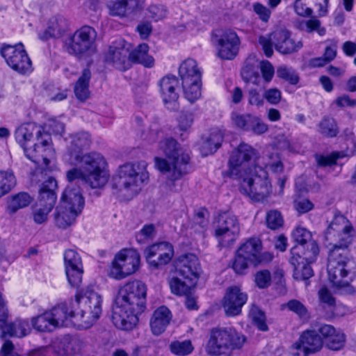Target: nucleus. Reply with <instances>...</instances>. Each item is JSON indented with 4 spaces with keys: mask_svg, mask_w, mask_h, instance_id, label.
Segmentation results:
<instances>
[{
    "mask_svg": "<svg viewBox=\"0 0 356 356\" xmlns=\"http://www.w3.org/2000/svg\"><path fill=\"white\" fill-rule=\"evenodd\" d=\"M353 230L345 216L337 215L325 234V240L332 246L327 264L328 279L337 288L348 286L355 275L356 264L346 250L352 241Z\"/></svg>",
    "mask_w": 356,
    "mask_h": 356,
    "instance_id": "nucleus-1",
    "label": "nucleus"
},
{
    "mask_svg": "<svg viewBox=\"0 0 356 356\" xmlns=\"http://www.w3.org/2000/svg\"><path fill=\"white\" fill-rule=\"evenodd\" d=\"M147 288L140 280L128 282L118 290L113 310L115 326L124 330H132L138 323V316L146 309Z\"/></svg>",
    "mask_w": 356,
    "mask_h": 356,
    "instance_id": "nucleus-2",
    "label": "nucleus"
},
{
    "mask_svg": "<svg viewBox=\"0 0 356 356\" xmlns=\"http://www.w3.org/2000/svg\"><path fill=\"white\" fill-rule=\"evenodd\" d=\"M159 148L166 159L155 157V166L161 172L166 174L165 186L168 189L178 193L182 187L177 181L187 172L186 168L190 161L189 154L172 138L161 140Z\"/></svg>",
    "mask_w": 356,
    "mask_h": 356,
    "instance_id": "nucleus-3",
    "label": "nucleus"
},
{
    "mask_svg": "<svg viewBox=\"0 0 356 356\" xmlns=\"http://www.w3.org/2000/svg\"><path fill=\"white\" fill-rule=\"evenodd\" d=\"M16 141L23 148L31 161L48 165V156L52 152L50 135L44 129L33 123L23 124L15 132Z\"/></svg>",
    "mask_w": 356,
    "mask_h": 356,
    "instance_id": "nucleus-4",
    "label": "nucleus"
},
{
    "mask_svg": "<svg viewBox=\"0 0 356 356\" xmlns=\"http://www.w3.org/2000/svg\"><path fill=\"white\" fill-rule=\"evenodd\" d=\"M245 341V337L233 327H213L205 349L210 356H232Z\"/></svg>",
    "mask_w": 356,
    "mask_h": 356,
    "instance_id": "nucleus-5",
    "label": "nucleus"
},
{
    "mask_svg": "<svg viewBox=\"0 0 356 356\" xmlns=\"http://www.w3.org/2000/svg\"><path fill=\"white\" fill-rule=\"evenodd\" d=\"M146 163L143 161L137 163H126L120 167L118 174L113 177L112 188L115 193L124 191H133L140 182L148 179Z\"/></svg>",
    "mask_w": 356,
    "mask_h": 356,
    "instance_id": "nucleus-6",
    "label": "nucleus"
},
{
    "mask_svg": "<svg viewBox=\"0 0 356 356\" xmlns=\"http://www.w3.org/2000/svg\"><path fill=\"white\" fill-rule=\"evenodd\" d=\"M256 175L250 177H241L240 192L249 196L252 200L261 202L266 200L271 193V184L266 176V172L261 168L255 169Z\"/></svg>",
    "mask_w": 356,
    "mask_h": 356,
    "instance_id": "nucleus-7",
    "label": "nucleus"
},
{
    "mask_svg": "<svg viewBox=\"0 0 356 356\" xmlns=\"http://www.w3.org/2000/svg\"><path fill=\"white\" fill-rule=\"evenodd\" d=\"M140 263L139 253L133 249L120 251L112 261L109 275L115 280L124 279L138 269Z\"/></svg>",
    "mask_w": 356,
    "mask_h": 356,
    "instance_id": "nucleus-8",
    "label": "nucleus"
},
{
    "mask_svg": "<svg viewBox=\"0 0 356 356\" xmlns=\"http://www.w3.org/2000/svg\"><path fill=\"white\" fill-rule=\"evenodd\" d=\"M0 54L8 65L19 74L27 75L33 72L31 60L22 43L15 45L4 44L1 47Z\"/></svg>",
    "mask_w": 356,
    "mask_h": 356,
    "instance_id": "nucleus-9",
    "label": "nucleus"
},
{
    "mask_svg": "<svg viewBox=\"0 0 356 356\" xmlns=\"http://www.w3.org/2000/svg\"><path fill=\"white\" fill-rule=\"evenodd\" d=\"M97 38V32L90 26H83L65 40L66 51L75 56H81L90 51Z\"/></svg>",
    "mask_w": 356,
    "mask_h": 356,
    "instance_id": "nucleus-10",
    "label": "nucleus"
},
{
    "mask_svg": "<svg viewBox=\"0 0 356 356\" xmlns=\"http://www.w3.org/2000/svg\"><path fill=\"white\" fill-rule=\"evenodd\" d=\"M240 233V225L236 216L225 213L220 216L219 225L215 230V236L223 246L231 245Z\"/></svg>",
    "mask_w": 356,
    "mask_h": 356,
    "instance_id": "nucleus-11",
    "label": "nucleus"
},
{
    "mask_svg": "<svg viewBox=\"0 0 356 356\" xmlns=\"http://www.w3.org/2000/svg\"><path fill=\"white\" fill-rule=\"evenodd\" d=\"M68 160L72 165H80L85 174L107 170V162L99 153L92 152L80 155V152H70Z\"/></svg>",
    "mask_w": 356,
    "mask_h": 356,
    "instance_id": "nucleus-12",
    "label": "nucleus"
},
{
    "mask_svg": "<svg viewBox=\"0 0 356 356\" xmlns=\"http://www.w3.org/2000/svg\"><path fill=\"white\" fill-rule=\"evenodd\" d=\"M65 274L72 287L79 288L83 273V264L79 254L72 249L64 253Z\"/></svg>",
    "mask_w": 356,
    "mask_h": 356,
    "instance_id": "nucleus-13",
    "label": "nucleus"
},
{
    "mask_svg": "<svg viewBox=\"0 0 356 356\" xmlns=\"http://www.w3.org/2000/svg\"><path fill=\"white\" fill-rule=\"evenodd\" d=\"M145 254L148 264L152 267L159 268L171 261L174 255V249L170 243L161 242L147 247Z\"/></svg>",
    "mask_w": 356,
    "mask_h": 356,
    "instance_id": "nucleus-14",
    "label": "nucleus"
},
{
    "mask_svg": "<svg viewBox=\"0 0 356 356\" xmlns=\"http://www.w3.org/2000/svg\"><path fill=\"white\" fill-rule=\"evenodd\" d=\"M128 45L125 41L119 38L114 41L109 46L108 50L105 56L106 62L120 70H125L130 67L129 55L130 52Z\"/></svg>",
    "mask_w": 356,
    "mask_h": 356,
    "instance_id": "nucleus-15",
    "label": "nucleus"
},
{
    "mask_svg": "<svg viewBox=\"0 0 356 356\" xmlns=\"http://www.w3.org/2000/svg\"><path fill=\"white\" fill-rule=\"evenodd\" d=\"M254 154V149L248 144L241 143L238 148L233 151L229 161L230 172L232 175H239L241 178L248 174V162Z\"/></svg>",
    "mask_w": 356,
    "mask_h": 356,
    "instance_id": "nucleus-16",
    "label": "nucleus"
},
{
    "mask_svg": "<svg viewBox=\"0 0 356 356\" xmlns=\"http://www.w3.org/2000/svg\"><path fill=\"white\" fill-rule=\"evenodd\" d=\"M247 300V294L243 292L238 286L228 287L222 300V306L225 314L229 316L239 315Z\"/></svg>",
    "mask_w": 356,
    "mask_h": 356,
    "instance_id": "nucleus-17",
    "label": "nucleus"
},
{
    "mask_svg": "<svg viewBox=\"0 0 356 356\" xmlns=\"http://www.w3.org/2000/svg\"><path fill=\"white\" fill-rule=\"evenodd\" d=\"M218 56L222 60H233L238 54L241 40L236 32L225 31L217 40Z\"/></svg>",
    "mask_w": 356,
    "mask_h": 356,
    "instance_id": "nucleus-18",
    "label": "nucleus"
},
{
    "mask_svg": "<svg viewBox=\"0 0 356 356\" xmlns=\"http://www.w3.org/2000/svg\"><path fill=\"white\" fill-rule=\"evenodd\" d=\"M177 275L185 280L197 283L200 273V265L198 258L193 254L181 256L176 264Z\"/></svg>",
    "mask_w": 356,
    "mask_h": 356,
    "instance_id": "nucleus-19",
    "label": "nucleus"
},
{
    "mask_svg": "<svg viewBox=\"0 0 356 356\" xmlns=\"http://www.w3.org/2000/svg\"><path fill=\"white\" fill-rule=\"evenodd\" d=\"M323 346V340L315 330L304 332L299 339V341L293 345L296 350L293 355L297 356H307L309 353L318 351Z\"/></svg>",
    "mask_w": 356,
    "mask_h": 356,
    "instance_id": "nucleus-20",
    "label": "nucleus"
},
{
    "mask_svg": "<svg viewBox=\"0 0 356 356\" xmlns=\"http://www.w3.org/2000/svg\"><path fill=\"white\" fill-rule=\"evenodd\" d=\"M108 14L120 18L127 17L140 12L144 8L143 0L109 1L106 4Z\"/></svg>",
    "mask_w": 356,
    "mask_h": 356,
    "instance_id": "nucleus-21",
    "label": "nucleus"
},
{
    "mask_svg": "<svg viewBox=\"0 0 356 356\" xmlns=\"http://www.w3.org/2000/svg\"><path fill=\"white\" fill-rule=\"evenodd\" d=\"M179 81L175 76L168 75L159 82L160 92L168 109L175 111L178 108L179 95L176 90Z\"/></svg>",
    "mask_w": 356,
    "mask_h": 356,
    "instance_id": "nucleus-22",
    "label": "nucleus"
},
{
    "mask_svg": "<svg viewBox=\"0 0 356 356\" xmlns=\"http://www.w3.org/2000/svg\"><path fill=\"white\" fill-rule=\"evenodd\" d=\"M293 238L299 244H307V249L305 252L303 259L309 262L313 261L319 253L317 243L312 239V233L306 228L298 226L292 232Z\"/></svg>",
    "mask_w": 356,
    "mask_h": 356,
    "instance_id": "nucleus-23",
    "label": "nucleus"
},
{
    "mask_svg": "<svg viewBox=\"0 0 356 356\" xmlns=\"http://www.w3.org/2000/svg\"><path fill=\"white\" fill-rule=\"evenodd\" d=\"M59 205L81 213L84 206V199L80 188L72 185L67 186L63 193Z\"/></svg>",
    "mask_w": 356,
    "mask_h": 356,
    "instance_id": "nucleus-24",
    "label": "nucleus"
},
{
    "mask_svg": "<svg viewBox=\"0 0 356 356\" xmlns=\"http://www.w3.org/2000/svg\"><path fill=\"white\" fill-rule=\"evenodd\" d=\"M274 38L277 39L275 49L282 54H289L298 51L302 47L301 40L296 41L291 38L286 30L280 29L274 31Z\"/></svg>",
    "mask_w": 356,
    "mask_h": 356,
    "instance_id": "nucleus-25",
    "label": "nucleus"
},
{
    "mask_svg": "<svg viewBox=\"0 0 356 356\" xmlns=\"http://www.w3.org/2000/svg\"><path fill=\"white\" fill-rule=\"evenodd\" d=\"M48 312L55 328L73 325L74 312L66 303L58 304L48 310Z\"/></svg>",
    "mask_w": 356,
    "mask_h": 356,
    "instance_id": "nucleus-26",
    "label": "nucleus"
},
{
    "mask_svg": "<svg viewBox=\"0 0 356 356\" xmlns=\"http://www.w3.org/2000/svg\"><path fill=\"white\" fill-rule=\"evenodd\" d=\"M57 181L54 178L49 177L44 181L40 188L37 204L53 209L57 199Z\"/></svg>",
    "mask_w": 356,
    "mask_h": 356,
    "instance_id": "nucleus-27",
    "label": "nucleus"
},
{
    "mask_svg": "<svg viewBox=\"0 0 356 356\" xmlns=\"http://www.w3.org/2000/svg\"><path fill=\"white\" fill-rule=\"evenodd\" d=\"M69 29V22L64 16L56 15L51 17L47 23V27L44 34L40 36L42 40L49 38H61Z\"/></svg>",
    "mask_w": 356,
    "mask_h": 356,
    "instance_id": "nucleus-28",
    "label": "nucleus"
},
{
    "mask_svg": "<svg viewBox=\"0 0 356 356\" xmlns=\"http://www.w3.org/2000/svg\"><path fill=\"white\" fill-rule=\"evenodd\" d=\"M171 319V312L166 307L161 306L156 309L150 320V327L153 334H161L170 324Z\"/></svg>",
    "mask_w": 356,
    "mask_h": 356,
    "instance_id": "nucleus-29",
    "label": "nucleus"
},
{
    "mask_svg": "<svg viewBox=\"0 0 356 356\" xmlns=\"http://www.w3.org/2000/svg\"><path fill=\"white\" fill-rule=\"evenodd\" d=\"M291 264L294 266L293 277L298 280H307L313 276V270L309 264H302L304 260L298 254V247H293L291 250Z\"/></svg>",
    "mask_w": 356,
    "mask_h": 356,
    "instance_id": "nucleus-30",
    "label": "nucleus"
},
{
    "mask_svg": "<svg viewBox=\"0 0 356 356\" xmlns=\"http://www.w3.org/2000/svg\"><path fill=\"white\" fill-rule=\"evenodd\" d=\"M101 314L100 312L80 305L79 312L74 313L73 325L81 329L90 328L99 318Z\"/></svg>",
    "mask_w": 356,
    "mask_h": 356,
    "instance_id": "nucleus-31",
    "label": "nucleus"
},
{
    "mask_svg": "<svg viewBox=\"0 0 356 356\" xmlns=\"http://www.w3.org/2000/svg\"><path fill=\"white\" fill-rule=\"evenodd\" d=\"M259 64L254 57H248L241 70V77L245 83L259 85L261 78L258 72Z\"/></svg>",
    "mask_w": 356,
    "mask_h": 356,
    "instance_id": "nucleus-32",
    "label": "nucleus"
},
{
    "mask_svg": "<svg viewBox=\"0 0 356 356\" xmlns=\"http://www.w3.org/2000/svg\"><path fill=\"white\" fill-rule=\"evenodd\" d=\"M179 74L181 81L201 80L202 74L197 62L192 59L185 60L179 66Z\"/></svg>",
    "mask_w": 356,
    "mask_h": 356,
    "instance_id": "nucleus-33",
    "label": "nucleus"
},
{
    "mask_svg": "<svg viewBox=\"0 0 356 356\" xmlns=\"http://www.w3.org/2000/svg\"><path fill=\"white\" fill-rule=\"evenodd\" d=\"M91 72L88 68L83 70L81 75L74 83V92L76 97L81 102H84L90 97L89 83Z\"/></svg>",
    "mask_w": 356,
    "mask_h": 356,
    "instance_id": "nucleus-34",
    "label": "nucleus"
},
{
    "mask_svg": "<svg viewBox=\"0 0 356 356\" xmlns=\"http://www.w3.org/2000/svg\"><path fill=\"white\" fill-rule=\"evenodd\" d=\"M149 46L143 43L139 44L135 49L130 52L129 62L143 65L146 67H152L154 65V58L148 54Z\"/></svg>",
    "mask_w": 356,
    "mask_h": 356,
    "instance_id": "nucleus-35",
    "label": "nucleus"
},
{
    "mask_svg": "<svg viewBox=\"0 0 356 356\" xmlns=\"http://www.w3.org/2000/svg\"><path fill=\"white\" fill-rule=\"evenodd\" d=\"M79 213L63 206L58 205L54 213V220L56 226L60 229H66L74 223Z\"/></svg>",
    "mask_w": 356,
    "mask_h": 356,
    "instance_id": "nucleus-36",
    "label": "nucleus"
},
{
    "mask_svg": "<svg viewBox=\"0 0 356 356\" xmlns=\"http://www.w3.org/2000/svg\"><path fill=\"white\" fill-rule=\"evenodd\" d=\"M76 300L80 305L102 313V298L100 294L92 290L86 292L84 296L79 298L76 296Z\"/></svg>",
    "mask_w": 356,
    "mask_h": 356,
    "instance_id": "nucleus-37",
    "label": "nucleus"
},
{
    "mask_svg": "<svg viewBox=\"0 0 356 356\" xmlns=\"http://www.w3.org/2000/svg\"><path fill=\"white\" fill-rule=\"evenodd\" d=\"M261 242L259 239L252 238L242 244L237 251L252 261L254 264L258 253L261 250Z\"/></svg>",
    "mask_w": 356,
    "mask_h": 356,
    "instance_id": "nucleus-38",
    "label": "nucleus"
},
{
    "mask_svg": "<svg viewBox=\"0 0 356 356\" xmlns=\"http://www.w3.org/2000/svg\"><path fill=\"white\" fill-rule=\"evenodd\" d=\"M71 145L68 149L67 156L70 157V152H80V155L82 154V149L88 148L91 144L90 136L88 132L81 131L72 134L70 136Z\"/></svg>",
    "mask_w": 356,
    "mask_h": 356,
    "instance_id": "nucleus-39",
    "label": "nucleus"
},
{
    "mask_svg": "<svg viewBox=\"0 0 356 356\" xmlns=\"http://www.w3.org/2000/svg\"><path fill=\"white\" fill-rule=\"evenodd\" d=\"M168 282L172 293L178 296L187 295L191 288L194 287L196 284L194 282L183 279L178 275L177 276L172 277Z\"/></svg>",
    "mask_w": 356,
    "mask_h": 356,
    "instance_id": "nucleus-40",
    "label": "nucleus"
},
{
    "mask_svg": "<svg viewBox=\"0 0 356 356\" xmlns=\"http://www.w3.org/2000/svg\"><path fill=\"white\" fill-rule=\"evenodd\" d=\"M110 175L107 170L85 174L84 183L92 188H102L108 181Z\"/></svg>",
    "mask_w": 356,
    "mask_h": 356,
    "instance_id": "nucleus-41",
    "label": "nucleus"
},
{
    "mask_svg": "<svg viewBox=\"0 0 356 356\" xmlns=\"http://www.w3.org/2000/svg\"><path fill=\"white\" fill-rule=\"evenodd\" d=\"M223 134L219 130L212 131L201 146L202 154L207 156L215 152L221 145Z\"/></svg>",
    "mask_w": 356,
    "mask_h": 356,
    "instance_id": "nucleus-42",
    "label": "nucleus"
},
{
    "mask_svg": "<svg viewBox=\"0 0 356 356\" xmlns=\"http://www.w3.org/2000/svg\"><path fill=\"white\" fill-rule=\"evenodd\" d=\"M184 94L186 99L193 103L201 97L202 81H181Z\"/></svg>",
    "mask_w": 356,
    "mask_h": 356,
    "instance_id": "nucleus-43",
    "label": "nucleus"
},
{
    "mask_svg": "<svg viewBox=\"0 0 356 356\" xmlns=\"http://www.w3.org/2000/svg\"><path fill=\"white\" fill-rule=\"evenodd\" d=\"M31 197L27 193H19L10 197L8 204V211L10 213H15L19 209L28 207L31 202Z\"/></svg>",
    "mask_w": 356,
    "mask_h": 356,
    "instance_id": "nucleus-44",
    "label": "nucleus"
},
{
    "mask_svg": "<svg viewBox=\"0 0 356 356\" xmlns=\"http://www.w3.org/2000/svg\"><path fill=\"white\" fill-rule=\"evenodd\" d=\"M318 132L325 137L333 138L337 136L339 128L333 118L325 116L318 124Z\"/></svg>",
    "mask_w": 356,
    "mask_h": 356,
    "instance_id": "nucleus-45",
    "label": "nucleus"
},
{
    "mask_svg": "<svg viewBox=\"0 0 356 356\" xmlns=\"http://www.w3.org/2000/svg\"><path fill=\"white\" fill-rule=\"evenodd\" d=\"M169 350L176 356H187L193 353L194 346L191 340H175L169 344Z\"/></svg>",
    "mask_w": 356,
    "mask_h": 356,
    "instance_id": "nucleus-46",
    "label": "nucleus"
},
{
    "mask_svg": "<svg viewBox=\"0 0 356 356\" xmlns=\"http://www.w3.org/2000/svg\"><path fill=\"white\" fill-rule=\"evenodd\" d=\"M34 329L39 332H51L55 329L48 311L31 318Z\"/></svg>",
    "mask_w": 356,
    "mask_h": 356,
    "instance_id": "nucleus-47",
    "label": "nucleus"
},
{
    "mask_svg": "<svg viewBox=\"0 0 356 356\" xmlns=\"http://www.w3.org/2000/svg\"><path fill=\"white\" fill-rule=\"evenodd\" d=\"M16 185V178L11 171L0 170V198L8 194Z\"/></svg>",
    "mask_w": 356,
    "mask_h": 356,
    "instance_id": "nucleus-48",
    "label": "nucleus"
},
{
    "mask_svg": "<svg viewBox=\"0 0 356 356\" xmlns=\"http://www.w3.org/2000/svg\"><path fill=\"white\" fill-rule=\"evenodd\" d=\"M296 27L299 30L307 33L316 31L321 36L325 34V29L321 26V21L316 18L300 21L297 23Z\"/></svg>",
    "mask_w": 356,
    "mask_h": 356,
    "instance_id": "nucleus-49",
    "label": "nucleus"
},
{
    "mask_svg": "<svg viewBox=\"0 0 356 356\" xmlns=\"http://www.w3.org/2000/svg\"><path fill=\"white\" fill-rule=\"evenodd\" d=\"M208 212L205 209L197 211L193 218L191 229L195 232L204 233L209 225Z\"/></svg>",
    "mask_w": 356,
    "mask_h": 356,
    "instance_id": "nucleus-50",
    "label": "nucleus"
},
{
    "mask_svg": "<svg viewBox=\"0 0 356 356\" xmlns=\"http://www.w3.org/2000/svg\"><path fill=\"white\" fill-rule=\"evenodd\" d=\"M286 307L296 314L300 319L308 320L310 318L309 312L306 306L300 300L293 299L286 304Z\"/></svg>",
    "mask_w": 356,
    "mask_h": 356,
    "instance_id": "nucleus-51",
    "label": "nucleus"
},
{
    "mask_svg": "<svg viewBox=\"0 0 356 356\" xmlns=\"http://www.w3.org/2000/svg\"><path fill=\"white\" fill-rule=\"evenodd\" d=\"M250 316L254 324L261 331L268 330V325L266 323L264 313L257 306L252 305L250 310Z\"/></svg>",
    "mask_w": 356,
    "mask_h": 356,
    "instance_id": "nucleus-52",
    "label": "nucleus"
},
{
    "mask_svg": "<svg viewBox=\"0 0 356 356\" xmlns=\"http://www.w3.org/2000/svg\"><path fill=\"white\" fill-rule=\"evenodd\" d=\"M266 221L267 227L273 230L282 227L284 219L282 213L277 210H270L266 213Z\"/></svg>",
    "mask_w": 356,
    "mask_h": 356,
    "instance_id": "nucleus-53",
    "label": "nucleus"
},
{
    "mask_svg": "<svg viewBox=\"0 0 356 356\" xmlns=\"http://www.w3.org/2000/svg\"><path fill=\"white\" fill-rule=\"evenodd\" d=\"M252 117L250 114L234 113L232 115V120L236 128L243 131H249Z\"/></svg>",
    "mask_w": 356,
    "mask_h": 356,
    "instance_id": "nucleus-54",
    "label": "nucleus"
},
{
    "mask_svg": "<svg viewBox=\"0 0 356 356\" xmlns=\"http://www.w3.org/2000/svg\"><path fill=\"white\" fill-rule=\"evenodd\" d=\"M258 42L261 46L266 56H272L273 54V44L275 46V43L277 42V39L274 38V31L269 34L260 35Z\"/></svg>",
    "mask_w": 356,
    "mask_h": 356,
    "instance_id": "nucleus-55",
    "label": "nucleus"
},
{
    "mask_svg": "<svg viewBox=\"0 0 356 356\" xmlns=\"http://www.w3.org/2000/svg\"><path fill=\"white\" fill-rule=\"evenodd\" d=\"M277 76L292 85H296L299 81V76L296 72L286 66H280L277 68Z\"/></svg>",
    "mask_w": 356,
    "mask_h": 356,
    "instance_id": "nucleus-56",
    "label": "nucleus"
},
{
    "mask_svg": "<svg viewBox=\"0 0 356 356\" xmlns=\"http://www.w3.org/2000/svg\"><path fill=\"white\" fill-rule=\"evenodd\" d=\"M250 264H252V261L249 259H246V257L236 251L232 264V268L237 274H245Z\"/></svg>",
    "mask_w": 356,
    "mask_h": 356,
    "instance_id": "nucleus-57",
    "label": "nucleus"
},
{
    "mask_svg": "<svg viewBox=\"0 0 356 356\" xmlns=\"http://www.w3.org/2000/svg\"><path fill=\"white\" fill-rule=\"evenodd\" d=\"M346 341V337L340 330L335 332L328 339H327V346L334 350H338L343 347Z\"/></svg>",
    "mask_w": 356,
    "mask_h": 356,
    "instance_id": "nucleus-58",
    "label": "nucleus"
},
{
    "mask_svg": "<svg viewBox=\"0 0 356 356\" xmlns=\"http://www.w3.org/2000/svg\"><path fill=\"white\" fill-rule=\"evenodd\" d=\"M52 209L36 204L33 209V219L37 224H42L47 220L48 215Z\"/></svg>",
    "mask_w": 356,
    "mask_h": 356,
    "instance_id": "nucleus-59",
    "label": "nucleus"
},
{
    "mask_svg": "<svg viewBox=\"0 0 356 356\" xmlns=\"http://www.w3.org/2000/svg\"><path fill=\"white\" fill-rule=\"evenodd\" d=\"M309 0H296L294 3L295 12L300 16L308 17L313 13L312 9L308 6Z\"/></svg>",
    "mask_w": 356,
    "mask_h": 356,
    "instance_id": "nucleus-60",
    "label": "nucleus"
},
{
    "mask_svg": "<svg viewBox=\"0 0 356 356\" xmlns=\"http://www.w3.org/2000/svg\"><path fill=\"white\" fill-rule=\"evenodd\" d=\"M256 284L261 289L267 288L270 284L271 275L267 270L259 271L255 275Z\"/></svg>",
    "mask_w": 356,
    "mask_h": 356,
    "instance_id": "nucleus-61",
    "label": "nucleus"
},
{
    "mask_svg": "<svg viewBox=\"0 0 356 356\" xmlns=\"http://www.w3.org/2000/svg\"><path fill=\"white\" fill-rule=\"evenodd\" d=\"M260 70L265 82L269 83L275 73L274 67L268 60H263L259 63Z\"/></svg>",
    "mask_w": 356,
    "mask_h": 356,
    "instance_id": "nucleus-62",
    "label": "nucleus"
},
{
    "mask_svg": "<svg viewBox=\"0 0 356 356\" xmlns=\"http://www.w3.org/2000/svg\"><path fill=\"white\" fill-rule=\"evenodd\" d=\"M264 97L269 104L276 105L282 100V92L277 88H270L264 91Z\"/></svg>",
    "mask_w": 356,
    "mask_h": 356,
    "instance_id": "nucleus-63",
    "label": "nucleus"
},
{
    "mask_svg": "<svg viewBox=\"0 0 356 356\" xmlns=\"http://www.w3.org/2000/svg\"><path fill=\"white\" fill-rule=\"evenodd\" d=\"M254 12L259 16V18L264 22H268L271 11L267 7L260 3H255L252 6Z\"/></svg>",
    "mask_w": 356,
    "mask_h": 356,
    "instance_id": "nucleus-64",
    "label": "nucleus"
}]
</instances>
